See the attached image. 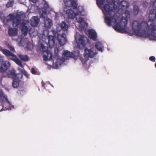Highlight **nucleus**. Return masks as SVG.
Segmentation results:
<instances>
[{
	"label": "nucleus",
	"mask_w": 156,
	"mask_h": 156,
	"mask_svg": "<svg viewBox=\"0 0 156 156\" xmlns=\"http://www.w3.org/2000/svg\"><path fill=\"white\" fill-rule=\"evenodd\" d=\"M69 27L68 25L65 22H63L58 24L56 29L57 31H60L61 30H62L63 31H67L68 30Z\"/></svg>",
	"instance_id": "nucleus-18"
},
{
	"label": "nucleus",
	"mask_w": 156,
	"mask_h": 156,
	"mask_svg": "<svg viewBox=\"0 0 156 156\" xmlns=\"http://www.w3.org/2000/svg\"><path fill=\"white\" fill-rule=\"evenodd\" d=\"M106 2L105 1V4L102 5L103 8L105 5H108L111 6L110 9H112V11L113 10L115 12H117L119 14H122L123 11L129 6V3L125 1L117 0L115 2V0H107L108 4H105Z\"/></svg>",
	"instance_id": "nucleus-4"
},
{
	"label": "nucleus",
	"mask_w": 156,
	"mask_h": 156,
	"mask_svg": "<svg viewBox=\"0 0 156 156\" xmlns=\"http://www.w3.org/2000/svg\"><path fill=\"white\" fill-rule=\"evenodd\" d=\"M5 45L8 48L13 52H15V49L12 46L9 45L7 42H5Z\"/></svg>",
	"instance_id": "nucleus-28"
},
{
	"label": "nucleus",
	"mask_w": 156,
	"mask_h": 156,
	"mask_svg": "<svg viewBox=\"0 0 156 156\" xmlns=\"http://www.w3.org/2000/svg\"><path fill=\"white\" fill-rule=\"evenodd\" d=\"M19 55L20 58L24 61L27 62L29 60L28 58L26 55Z\"/></svg>",
	"instance_id": "nucleus-25"
},
{
	"label": "nucleus",
	"mask_w": 156,
	"mask_h": 156,
	"mask_svg": "<svg viewBox=\"0 0 156 156\" xmlns=\"http://www.w3.org/2000/svg\"><path fill=\"white\" fill-rule=\"evenodd\" d=\"M96 48L99 51L102 52L104 50V47L102 43L99 41H97L95 45Z\"/></svg>",
	"instance_id": "nucleus-23"
},
{
	"label": "nucleus",
	"mask_w": 156,
	"mask_h": 156,
	"mask_svg": "<svg viewBox=\"0 0 156 156\" xmlns=\"http://www.w3.org/2000/svg\"><path fill=\"white\" fill-rule=\"evenodd\" d=\"M25 16V15L23 12H20L16 15L14 13H11L4 18L3 23L5 24L9 21H12L13 26L16 27L21 23V19Z\"/></svg>",
	"instance_id": "nucleus-6"
},
{
	"label": "nucleus",
	"mask_w": 156,
	"mask_h": 156,
	"mask_svg": "<svg viewBox=\"0 0 156 156\" xmlns=\"http://www.w3.org/2000/svg\"><path fill=\"white\" fill-rule=\"evenodd\" d=\"M42 86L43 87H44L45 84L43 81L42 82Z\"/></svg>",
	"instance_id": "nucleus-33"
},
{
	"label": "nucleus",
	"mask_w": 156,
	"mask_h": 156,
	"mask_svg": "<svg viewBox=\"0 0 156 156\" xmlns=\"http://www.w3.org/2000/svg\"><path fill=\"white\" fill-rule=\"evenodd\" d=\"M39 21L40 19L37 16H33L30 20V24L33 27L37 26L38 25Z\"/></svg>",
	"instance_id": "nucleus-21"
},
{
	"label": "nucleus",
	"mask_w": 156,
	"mask_h": 156,
	"mask_svg": "<svg viewBox=\"0 0 156 156\" xmlns=\"http://www.w3.org/2000/svg\"><path fill=\"white\" fill-rule=\"evenodd\" d=\"M18 30L16 28H9L8 30L9 35L13 36L16 35L18 33Z\"/></svg>",
	"instance_id": "nucleus-24"
},
{
	"label": "nucleus",
	"mask_w": 156,
	"mask_h": 156,
	"mask_svg": "<svg viewBox=\"0 0 156 156\" xmlns=\"http://www.w3.org/2000/svg\"><path fill=\"white\" fill-rule=\"evenodd\" d=\"M44 6L43 8V13L41 15V17L44 19V27L45 30L41 35H38L40 39L46 40L47 39L48 41L49 46L51 48H52L55 46V44L58 42L61 46L65 45L66 42V35L63 33L60 34L55 30H52L51 32L54 36L49 35V31L48 29L51 28L52 24V22L51 20L46 17H47V10L49 8L48 3L46 1L44 2Z\"/></svg>",
	"instance_id": "nucleus-3"
},
{
	"label": "nucleus",
	"mask_w": 156,
	"mask_h": 156,
	"mask_svg": "<svg viewBox=\"0 0 156 156\" xmlns=\"http://www.w3.org/2000/svg\"><path fill=\"white\" fill-rule=\"evenodd\" d=\"M62 55L65 58L67 59L69 58L73 57L74 56V55L72 52L66 50L63 51Z\"/></svg>",
	"instance_id": "nucleus-22"
},
{
	"label": "nucleus",
	"mask_w": 156,
	"mask_h": 156,
	"mask_svg": "<svg viewBox=\"0 0 156 156\" xmlns=\"http://www.w3.org/2000/svg\"><path fill=\"white\" fill-rule=\"evenodd\" d=\"M155 67L156 68V63H155Z\"/></svg>",
	"instance_id": "nucleus-35"
},
{
	"label": "nucleus",
	"mask_w": 156,
	"mask_h": 156,
	"mask_svg": "<svg viewBox=\"0 0 156 156\" xmlns=\"http://www.w3.org/2000/svg\"><path fill=\"white\" fill-rule=\"evenodd\" d=\"M65 5L68 7H72L73 9L76 8V2L75 0H64Z\"/></svg>",
	"instance_id": "nucleus-19"
},
{
	"label": "nucleus",
	"mask_w": 156,
	"mask_h": 156,
	"mask_svg": "<svg viewBox=\"0 0 156 156\" xmlns=\"http://www.w3.org/2000/svg\"><path fill=\"white\" fill-rule=\"evenodd\" d=\"M9 73L8 76L11 77L13 79V82L12 83L13 87L14 88H17L19 86V83L21 81V79L23 77V75L19 73L16 75L15 71L14 69L9 71Z\"/></svg>",
	"instance_id": "nucleus-12"
},
{
	"label": "nucleus",
	"mask_w": 156,
	"mask_h": 156,
	"mask_svg": "<svg viewBox=\"0 0 156 156\" xmlns=\"http://www.w3.org/2000/svg\"><path fill=\"white\" fill-rule=\"evenodd\" d=\"M46 40L40 39L38 44V48L40 50L44 53L43 55L44 59L45 61H49L52 58L51 52L48 50L47 47L45 45L47 44Z\"/></svg>",
	"instance_id": "nucleus-7"
},
{
	"label": "nucleus",
	"mask_w": 156,
	"mask_h": 156,
	"mask_svg": "<svg viewBox=\"0 0 156 156\" xmlns=\"http://www.w3.org/2000/svg\"><path fill=\"white\" fill-rule=\"evenodd\" d=\"M0 51L6 56L10 57L11 59L13 61L19 66L22 68L23 67L21 61L10 51L3 48L1 46H0Z\"/></svg>",
	"instance_id": "nucleus-11"
},
{
	"label": "nucleus",
	"mask_w": 156,
	"mask_h": 156,
	"mask_svg": "<svg viewBox=\"0 0 156 156\" xmlns=\"http://www.w3.org/2000/svg\"><path fill=\"white\" fill-rule=\"evenodd\" d=\"M149 59L152 62H154L155 60V58L154 56H152L150 57Z\"/></svg>",
	"instance_id": "nucleus-31"
},
{
	"label": "nucleus",
	"mask_w": 156,
	"mask_h": 156,
	"mask_svg": "<svg viewBox=\"0 0 156 156\" xmlns=\"http://www.w3.org/2000/svg\"><path fill=\"white\" fill-rule=\"evenodd\" d=\"M59 51L58 48L55 49V56L53 58V63L52 67L53 69H57L62 65L65 62V59L63 57L59 55Z\"/></svg>",
	"instance_id": "nucleus-9"
},
{
	"label": "nucleus",
	"mask_w": 156,
	"mask_h": 156,
	"mask_svg": "<svg viewBox=\"0 0 156 156\" xmlns=\"http://www.w3.org/2000/svg\"><path fill=\"white\" fill-rule=\"evenodd\" d=\"M29 22L28 20H24L23 23L22 31L23 34L26 36L27 35L28 32L31 37H33L36 36L38 34V31L35 30L34 27L30 28L28 26Z\"/></svg>",
	"instance_id": "nucleus-10"
},
{
	"label": "nucleus",
	"mask_w": 156,
	"mask_h": 156,
	"mask_svg": "<svg viewBox=\"0 0 156 156\" xmlns=\"http://www.w3.org/2000/svg\"><path fill=\"white\" fill-rule=\"evenodd\" d=\"M87 40L86 37L83 35H80L77 33L75 36V40L77 46L80 48L84 47L86 41Z\"/></svg>",
	"instance_id": "nucleus-13"
},
{
	"label": "nucleus",
	"mask_w": 156,
	"mask_h": 156,
	"mask_svg": "<svg viewBox=\"0 0 156 156\" xmlns=\"http://www.w3.org/2000/svg\"><path fill=\"white\" fill-rule=\"evenodd\" d=\"M19 39H20V38H19L18 39H14L13 38V40L16 41H19Z\"/></svg>",
	"instance_id": "nucleus-34"
},
{
	"label": "nucleus",
	"mask_w": 156,
	"mask_h": 156,
	"mask_svg": "<svg viewBox=\"0 0 156 156\" xmlns=\"http://www.w3.org/2000/svg\"><path fill=\"white\" fill-rule=\"evenodd\" d=\"M87 34L89 37L94 41L98 40V36L96 31L90 29L87 32Z\"/></svg>",
	"instance_id": "nucleus-17"
},
{
	"label": "nucleus",
	"mask_w": 156,
	"mask_h": 156,
	"mask_svg": "<svg viewBox=\"0 0 156 156\" xmlns=\"http://www.w3.org/2000/svg\"><path fill=\"white\" fill-rule=\"evenodd\" d=\"M29 0L31 1V2H32L33 3H35L37 2V0Z\"/></svg>",
	"instance_id": "nucleus-32"
},
{
	"label": "nucleus",
	"mask_w": 156,
	"mask_h": 156,
	"mask_svg": "<svg viewBox=\"0 0 156 156\" xmlns=\"http://www.w3.org/2000/svg\"><path fill=\"white\" fill-rule=\"evenodd\" d=\"M153 9L150 11L149 21L140 22L135 20L132 23L133 30L135 34L144 37L150 36V40L156 41V0L151 6Z\"/></svg>",
	"instance_id": "nucleus-2"
},
{
	"label": "nucleus",
	"mask_w": 156,
	"mask_h": 156,
	"mask_svg": "<svg viewBox=\"0 0 156 156\" xmlns=\"http://www.w3.org/2000/svg\"><path fill=\"white\" fill-rule=\"evenodd\" d=\"M26 44H27V48L30 50H31L33 48V45L30 42H28V39L24 37L21 39L20 42L19 43V46H24Z\"/></svg>",
	"instance_id": "nucleus-15"
},
{
	"label": "nucleus",
	"mask_w": 156,
	"mask_h": 156,
	"mask_svg": "<svg viewBox=\"0 0 156 156\" xmlns=\"http://www.w3.org/2000/svg\"><path fill=\"white\" fill-rule=\"evenodd\" d=\"M19 69L22 73L27 78L29 79L30 78L29 74L25 70L23 69Z\"/></svg>",
	"instance_id": "nucleus-26"
},
{
	"label": "nucleus",
	"mask_w": 156,
	"mask_h": 156,
	"mask_svg": "<svg viewBox=\"0 0 156 156\" xmlns=\"http://www.w3.org/2000/svg\"><path fill=\"white\" fill-rule=\"evenodd\" d=\"M96 0L97 5L102 10L105 15V22L107 25L109 27L113 26L115 30L121 33H125L129 31V28L127 26V19L130 17L129 13L128 11L125 10L126 18L121 17L120 16L122 14H119L117 12H115L113 10L112 11V9H110L111 6L105 5L103 7L102 5L105 2V0Z\"/></svg>",
	"instance_id": "nucleus-1"
},
{
	"label": "nucleus",
	"mask_w": 156,
	"mask_h": 156,
	"mask_svg": "<svg viewBox=\"0 0 156 156\" xmlns=\"http://www.w3.org/2000/svg\"><path fill=\"white\" fill-rule=\"evenodd\" d=\"M64 11L65 12L66 16L69 19H73L76 16H78L76 13L71 9H64Z\"/></svg>",
	"instance_id": "nucleus-16"
},
{
	"label": "nucleus",
	"mask_w": 156,
	"mask_h": 156,
	"mask_svg": "<svg viewBox=\"0 0 156 156\" xmlns=\"http://www.w3.org/2000/svg\"><path fill=\"white\" fill-rule=\"evenodd\" d=\"M133 11V14L134 15H137L138 14L139 12V8L137 5H134Z\"/></svg>",
	"instance_id": "nucleus-27"
},
{
	"label": "nucleus",
	"mask_w": 156,
	"mask_h": 156,
	"mask_svg": "<svg viewBox=\"0 0 156 156\" xmlns=\"http://www.w3.org/2000/svg\"><path fill=\"white\" fill-rule=\"evenodd\" d=\"M10 65L8 61H5L0 66V72H4L10 67Z\"/></svg>",
	"instance_id": "nucleus-20"
},
{
	"label": "nucleus",
	"mask_w": 156,
	"mask_h": 156,
	"mask_svg": "<svg viewBox=\"0 0 156 156\" xmlns=\"http://www.w3.org/2000/svg\"><path fill=\"white\" fill-rule=\"evenodd\" d=\"M97 54L96 50L93 48H86L85 49L84 53V59L79 57V59L81 60L83 65H85L89 58H92L94 57Z\"/></svg>",
	"instance_id": "nucleus-8"
},
{
	"label": "nucleus",
	"mask_w": 156,
	"mask_h": 156,
	"mask_svg": "<svg viewBox=\"0 0 156 156\" xmlns=\"http://www.w3.org/2000/svg\"><path fill=\"white\" fill-rule=\"evenodd\" d=\"M76 12V13L78 16L76 18L77 22L75 24L76 27L80 31L85 30L86 27L88 26L87 23L85 22L83 17L79 16V15L85 16L86 14V12L82 6L80 5L77 6L76 8L74 9Z\"/></svg>",
	"instance_id": "nucleus-5"
},
{
	"label": "nucleus",
	"mask_w": 156,
	"mask_h": 156,
	"mask_svg": "<svg viewBox=\"0 0 156 156\" xmlns=\"http://www.w3.org/2000/svg\"><path fill=\"white\" fill-rule=\"evenodd\" d=\"M0 106L2 108H5L6 109L9 110L12 108H14V106L12 105L8 100L7 98L4 97L0 93ZM1 110H0V111Z\"/></svg>",
	"instance_id": "nucleus-14"
},
{
	"label": "nucleus",
	"mask_w": 156,
	"mask_h": 156,
	"mask_svg": "<svg viewBox=\"0 0 156 156\" xmlns=\"http://www.w3.org/2000/svg\"><path fill=\"white\" fill-rule=\"evenodd\" d=\"M31 72L33 74H37V71L34 68H32L31 70Z\"/></svg>",
	"instance_id": "nucleus-30"
},
{
	"label": "nucleus",
	"mask_w": 156,
	"mask_h": 156,
	"mask_svg": "<svg viewBox=\"0 0 156 156\" xmlns=\"http://www.w3.org/2000/svg\"><path fill=\"white\" fill-rule=\"evenodd\" d=\"M13 3V1L11 0L9 2L7 3L6 5V6L7 7L9 8V7L12 6Z\"/></svg>",
	"instance_id": "nucleus-29"
}]
</instances>
